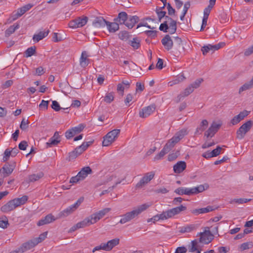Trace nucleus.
Instances as JSON below:
<instances>
[{"mask_svg":"<svg viewBox=\"0 0 253 253\" xmlns=\"http://www.w3.org/2000/svg\"><path fill=\"white\" fill-rule=\"evenodd\" d=\"M49 32V30H47L43 32H40L37 34H35L33 36V40L35 42H38L46 37L48 35Z\"/></svg>","mask_w":253,"mask_h":253,"instance_id":"c85d7f7f","label":"nucleus"},{"mask_svg":"<svg viewBox=\"0 0 253 253\" xmlns=\"http://www.w3.org/2000/svg\"><path fill=\"white\" fill-rule=\"evenodd\" d=\"M111 211L110 208H105L91 214L89 216L92 224L96 223Z\"/></svg>","mask_w":253,"mask_h":253,"instance_id":"4468645a","label":"nucleus"},{"mask_svg":"<svg viewBox=\"0 0 253 253\" xmlns=\"http://www.w3.org/2000/svg\"><path fill=\"white\" fill-rule=\"evenodd\" d=\"M120 133V129H115L109 132L103 137L102 145L103 146H108L110 145L118 137Z\"/></svg>","mask_w":253,"mask_h":253,"instance_id":"0eeeda50","label":"nucleus"},{"mask_svg":"<svg viewBox=\"0 0 253 253\" xmlns=\"http://www.w3.org/2000/svg\"><path fill=\"white\" fill-rule=\"evenodd\" d=\"M8 225V221L7 217L4 216L2 217H0V227L2 228H6Z\"/></svg>","mask_w":253,"mask_h":253,"instance_id":"09e8293b","label":"nucleus"},{"mask_svg":"<svg viewBox=\"0 0 253 253\" xmlns=\"http://www.w3.org/2000/svg\"><path fill=\"white\" fill-rule=\"evenodd\" d=\"M47 234V232H43V233L39 235V237L34 238L36 242H37V244H38L39 243H40L42 242V241H43L46 238Z\"/></svg>","mask_w":253,"mask_h":253,"instance_id":"603ef678","label":"nucleus"},{"mask_svg":"<svg viewBox=\"0 0 253 253\" xmlns=\"http://www.w3.org/2000/svg\"><path fill=\"white\" fill-rule=\"evenodd\" d=\"M155 109L156 106L154 104H151L148 106L145 107L139 111V117L143 118H146L152 114Z\"/></svg>","mask_w":253,"mask_h":253,"instance_id":"a211bd4d","label":"nucleus"},{"mask_svg":"<svg viewBox=\"0 0 253 253\" xmlns=\"http://www.w3.org/2000/svg\"><path fill=\"white\" fill-rule=\"evenodd\" d=\"M252 88H253V78H252L249 82L246 83L240 87L239 93L241 94L242 92L249 90Z\"/></svg>","mask_w":253,"mask_h":253,"instance_id":"c9c22d12","label":"nucleus"},{"mask_svg":"<svg viewBox=\"0 0 253 253\" xmlns=\"http://www.w3.org/2000/svg\"><path fill=\"white\" fill-rule=\"evenodd\" d=\"M107 21L102 17H96L92 22V25L97 28L104 27L106 25Z\"/></svg>","mask_w":253,"mask_h":253,"instance_id":"bb28decb","label":"nucleus"},{"mask_svg":"<svg viewBox=\"0 0 253 253\" xmlns=\"http://www.w3.org/2000/svg\"><path fill=\"white\" fill-rule=\"evenodd\" d=\"M179 155V152L178 151H177L176 152L171 153L169 155L168 160L169 161H172L175 160Z\"/></svg>","mask_w":253,"mask_h":253,"instance_id":"5fc2aeb1","label":"nucleus"},{"mask_svg":"<svg viewBox=\"0 0 253 253\" xmlns=\"http://www.w3.org/2000/svg\"><path fill=\"white\" fill-rule=\"evenodd\" d=\"M169 151H167L166 148H163V149L161 151V152L155 156L154 158L155 160H159L161 159L166 154L168 153Z\"/></svg>","mask_w":253,"mask_h":253,"instance_id":"3c124183","label":"nucleus"},{"mask_svg":"<svg viewBox=\"0 0 253 253\" xmlns=\"http://www.w3.org/2000/svg\"><path fill=\"white\" fill-rule=\"evenodd\" d=\"M134 49H138L140 45V40L137 38H134L130 40L128 43Z\"/></svg>","mask_w":253,"mask_h":253,"instance_id":"a19ab883","label":"nucleus"},{"mask_svg":"<svg viewBox=\"0 0 253 253\" xmlns=\"http://www.w3.org/2000/svg\"><path fill=\"white\" fill-rule=\"evenodd\" d=\"M209 188V185L207 184L205 185H199L196 187L192 188L183 187H181L176 189L174 192L179 195H196L201 193L207 189Z\"/></svg>","mask_w":253,"mask_h":253,"instance_id":"20e7f679","label":"nucleus"},{"mask_svg":"<svg viewBox=\"0 0 253 253\" xmlns=\"http://www.w3.org/2000/svg\"><path fill=\"white\" fill-rule=\"evenodd\" d=\"M252 245L250 243H248V242L244 243L241 245L240 250H241V251H244V250H248V249H249L250 248H251L252 247Z\"/></svg>","mask_w":253,"mask_h":253,"instance_id":"e2e57ef3","label":"nucleus"},{"mask_svg":"<svg viewBox=\"0 0 253 253\" xmlns=\"http://www.w3.org/2000/svg\"><path fill=\"white\" fill-rule=\"evenodd\" d=\"M165 21L161 24L159 30L164 32H169V34H173L175 33L177 29L176 22L169 16L164 17Z\"/></svg>","mask_w":253,"mask_h":253,"instance_id":"39448f33","label":"nucleus"},{"mask_svg":"<svg viewBox=\"0 0 253 253\" xmlns=\"http://www.w3.org/2000/svg\"><path fill=\"white\" fill-rule=\"evenodd\" d=\"M55 220L56 218L52 214H48L47 215H46L44 218H42L41 220H40L38 221L37 225L38 226H42L44 224H47L52 222H53Z\"/></svg>","mask_w":253,"mask_h":253,"instance_id":"4be33fe9","label":"nucleus"},{"mask_svg":"<svg viewBox=\"0 0 253 253\" xmlns=\"http://www.w3.org/2000/svg\"><path fill=\"white\" fill-rule=\"evenodd\" d=\"M60 142V135L58 131L55 132L48 141L46 143L47 147H51L53 146L57 145Z\"/></svg>","mask_w":253,"mask_h":253,"instance_id":"6ab92c4d","label":"nucleus"},{"mask_svg":"<svg viewBox=\"0 0 253 253\" xmlns=\"http://www.w3.org/2000/svg\"><path fill=\"white\" fill-rule=\"evenodd\" d=\"M16 166V163L14 162L10 163H6L0 169V174L3 177H5L11 174Z\"/></svg>","mask_w":253,"mask_h":253,"instance_id":"9b49d317","label":"nucleus"},{"mask_svg":"<svg viewBox=\"0 0 253 253\" xmlns=\"http://www.w3.org/2000/svg\"><path fill=\"white\" fill-rule=\"evenodd\" d=\"M156 12L158 15L159 21H161L162 19L163 18H164L166 14V11H163V10H160V9H158V8H156Z\"/></svg>","mask_w":253,"mask_h":253,"instance_id":"052dcab7","label":"nucleus"},{"mask_svg":"<svg viewBox=\"0 0 253 253\" xmlns=\"http://www.w3.org/2000/svg\"><path fill=\"white\" fill-rule=\"evenodd\" d=\"M29 124L28 120H26L25 119H23L21 121V124L20 125V128L23 130H25L28 127V124Z\"/></svg>","mask_w":253,"mask_h":253,"instance_id":"6e6d98bb","label":"nucleus"},{"mask_svg":"<svg viewBox=\"0 0 253 253\" xmlns=\"http://www.w3.org/2000/svg\"><path fill=\"white\" fill-rule=\"evenodd\" d=\"M51 108L53 109H54L55 111H59L60 110L62 109V108L60 107L58 102L55 100L52 101ZM67 109L68 108H67L66 109L62 108L63 110H65Z\"/></svg>","mask_w":253,"mask_h":253,"instance_id":"864d4df0","label":"nucleus"},{"mask_svg":"<svg viewBox=\"0 0 253 253\" xmlns=\"http://www.w3.org/2000/svg\"><path fill=\"white\" fill-rule=\"evenodd\" d=\"M194 90V89H193V88H192V87L190 85H189L188 87H187L184 89V90L182 92H181L179 94L178 97H180H180H184L187 96L190 94L192 93L193 92Z\"/></svg>","mask_w":253,"mask_h":253,"instance_id":"4c0bfd02","label":"nucleus"},{"mask_svg":"<svg viewBox=\"0 0 253 253\" xmlns=\"http://www.w3.org/2000/svg\"><path fill=\"white\" fill-rule=\"evenodd\" d=\"M203 81V79L199 78L190 85L192 87V88H193L194 89H195L199 87L200 86L201 84Z\"/></svg>","mask_w":253,"mask_h":253,"instance_id":"8fccbe9b","label":"nucleus"},{"mask_svg":"<svg viewBox=\"0 0 253 253\" xmlns=\"http://www.w3.org/2000/svg\"><path fill=\"white\" fill-rule=\"evenodd\" d=\"M81 154V152L77 150L76 148L74 151L70 152L68 154L69 161H72L75 159L78 156Z\"/></svg>","mask_w":253,"mask_h":253,"instance_id":"ea45409f","label":"nucleus"},{"mask_svg":"<svg viewBox=\"0 0 253 253\" xmlns=\"http://www.w3.org/2000/svg\"><path fill=\"white\" fill-rule=\"evenodd\" d=\"M186 210V207L183 205L179 207L172 208L166 211H163L161 214H157L153 216L152 218L148 219V222L153 221L155 223L159 220H166L171 218L175 215L179 214L181 211Z\"/></svg>","mask_w":253,"mask_h":253,"instance_id":"f03ea898","label":"nucleus"},{"mask_svg":"<svg viewBox=\"0 0 253 253\" xmlns=\"http://www.w3.org/2000/svg\"><path fill=\"white\" fill-rule=\"evenodd\" d=\"M114 99V93L113 92H108L103 98V101L107 103H111Z\"/></svg>","mask_w":253,"mask_h":253,"instance_id":"79ce46f5","label":"nucleus"},{"mask_svg":"<svg viewBox=\"0 0 253 253\" xmlns=\"http://www.w3.org/2000/svg\"><path fill=\"white\" fill-rule=\"evenodd\" d=\"M119 37L121 40H126L128 38V34L126 31H123L119 33Z\"/></svg>","mask_w":253,"mask_h":253,"instance_id":"0e129e2a","label":"nucleus"},{"mask_svg":"<svg viewBox=\"0 0 253 253\" xmlns=\"http://www.w3.org/2000/svg\"><path fill=\"white\" fill-rule=\"evenodd\" d=\"M251 200V199L246 198L234 199L231 201L230 203L232 204L235 203L238 204H243L244 203H246L248 202H250Z\"/></svg>","mask_w":253,"mask_h":253,"instance_id":"c03bdc74","label":"nucleus"},{"mask_svg":"<svg viewBox=\"0 0 253 253\" xmlns=\"http://www.w3.org/2000/svg\"><path fill=\"white\" fill-rule=\"evenodd\" d=\"M10 156H11L10 150L9 149H6L4 151V156L2 158L3 162H5L8 161Z\"/></svg>","mask_w":253,"mask_h":253,"instance_id":"13d9d810","label":"nucleus"},{"mask_svg":"<svg viewBox=\"0 0 253 253\" xmlns=\"http://www.w3.org/2000/svg\"><path fill=\"white\" fill-rule=\"evenodd\" d=\"M19 28V24L13 25L10 26L5 32V34L6 37L9 36L11 34L13 33L16 30Z\"/></svg>","mask_w":253,"mask_h":253,"instance_id":"58836bf2","label":"nucleus"},{"mask_svg":"<svg viewBox=\"0 0 253 253\" xmlns=\"http://www.w3.org/2000/svg\"><path fill=\"white\" fill-rule=\"evenodd\" d=\"M154 175L155 173L153 171L146 173L144 176L140 180V181L136 184V188L137 189H140L144 187L154 178Z\"/></svg>","mask_w":253,"mask_h":253,"instance_id":"2eb2a0df","label":"nucleus"},{"mask_svg":"<svg viewBox=\"0 0 253 253\" xmlns=\"http://www.w3.org/2000/svg\"><path fill=\"white\" fill-rule=\"evenodd\" d=\"M92 172V169L89 167H85L83 168L78 174L83 180L87 177L88 174H91Z\"/></svg>","mask_w":253,"mask_h":253,"instance_id":"393cba45","label":"nucleus"},{"mask_svg":"<svg viewBox=\"0 0 253 253\" xmlns=\"http://www.w3.org/2000/svg\"><path fill=\"white\" fill-rule=\"evenodd\" d=\"M120 240L118 238H115L105 243L107 251H111L114 247L119 244Z\"/></svg>","mask_w":253,"mask_h":253,"instance_id":"72a5a7b5","label":"nucleus"},{"mask_svg":"<svg viewBox=\"0 0 253 253\" xmlns=\"http://www.w3.org/2000/svg\"><path fill=\"white\" fill-rule=\"evenodd\" d=\"M194 229V226L193 225H187L181 227L180 231L182 233L190 232Z\"/></svg>","mask_w":253,"mask_h":253,"instance_id":"4d7b16f0","label":"nucleus"},{"mask_svg":"<svg viewBox=\"0 0 253 253\" xmlns=\"http://www.w3.org/2000/svg\"><path fill=\"white\" fill-rule=\"evenodd\" d=\"M253 125V122L251 120L248 121L243 124L237 130V138L242 139L246 133L250 130Z\"/></svg>","mask_w":253,"mask_h":253,"instance_id":"6e6552de","label":"nucleus"},{"mask_svg":"<svg viewBox=\"0 0 253 253\" xmlns=\"http://www.w3.org/2000/svg\"><path fill=\"white\" fill-rule=\"evenodd\" d=\"M187 134L186 129H182L177 132L168 142L165 144L164 148L169 151L172 149L174 145L178 142L183 137Z\"/></svg>","mask_w":253,"mask_h":253,"instance_id":"423d86ee","label":"nucleus"},{"mask_svg":"<svg viewBox=\"0 0 253 253\" xmlns=\"http://www.w3.org/2000/svg\"><path fill=\"white\" fill-rule=\"evenodd\" d=\"M92 222L91 221L89 216L85 218L83 220L78 222L76 224V226L79 229L84 228L92 225Z\"/></svg>","mask_w":253,"mask_h":253,"instance_id":"c756f323","label":"nucleus"},{"mask_svg":"<svg viewBox=\"0 0 253 253\" xmlns=\"http://www.w3.org/2000/svg\"><path fill=\"white\" fill-rule=\"evenodd\" d=\"M151 203H147L137 206L134 208L132 211L127 212L125 214L122 215L119 223L121 224H125L131 221L132 219L137 217L143 211H146L151 207Z\"/></svg>","mask_w":253,"mask_h":253,"instance_id":"f257e3e1","label":"nucleus"},{"mask_svg":"<svg viewBox=\"0 0 253 253\" xmlns=\"http://www.w3.org/2000/svg\"><path fill=\"white\" fill-rule=\"evenodd\" d=\"M88 55L85 51L82 52L80 59V64L83 68H85L90 63V60L88 58Z\"/></svg>","mask_w":253,"mask_h":253,"instance_id":"5701e85b","label":"nucleus"},{"mask_svg":"<svg viewBox=\"0 0 253 253\" xmlns=\"http://www.w3.org/2000/svg\"><path fill=\"white\" fill-rule=\"evenodd\" d=\"M106 25L110 33H115L119 29V25L117 22H110L107 21Z\"/></svg>","mask_w":253,"mask_h":253,"instance_id":"2f4dec72","label":"nucleus"},{"mask_svg":"<svg viewBox=\"0 0 253 253\" xmlns=\"http://www.w3.org/2000/svg\"><path fill=\"white\" fill-rule=\"evenodd\" d=\"M221 126V124L212 123L208 129L205 132L204 136L207 138L212 137Z\"/></svg>","mask_w":253,"mask_h":253,"instance_id":"f3484780","label":"nucleus"},{"mask_svg":"<svg viewBox=\"0 0 253 253\" xmlns=\"http://www.w3.org/2000/svg\"><path fill=\"white\" fill-rule=\"evenodd\" d=\"M128 15L126 12H121L118 14L117 17L114 19V21L120 24H125Z\"/></svg>","mask_w":253,"mask_h":253,"instance_id":"cd10ccee","label":"nucleus"},{"mask_svg":"<svg viewBox=\"0 0 253 253\" xmlns=\"http://www.w3.org/2000/svg\"><path fill=\"white\" fill-rule=\"evenodd\" d=\"M87 20L88 18L86 16H84L83 18L78 17L70 21L69 23V27L73 29L82 27L86 24Z\"/></svg>","mask_w":253,"mask_h":253,"instance_id":"dca6fc26","label":"nucleus"},{"mask_svg":"<svg viewBox=\"0 0 253 253\" xmlns=\"http://www.w3.org/2000/svg\"><path fill=\"white\" fill-rule=\"evenodd\" d=\"M198 241L197 240L192 241L191 243V245H189L188 246V250L189 252H197V253H200V251L197 249Z\"/></svg>","mask_w":253,"mask_h":253,"instance_id":"e433bc0d","label":"nucleus"},{"mask_svg":"<svg viewBox=\"0 0 253 253\" xmlns=\"http://www.w3.org/2000/svg\"><path fill=\"white\" fill-rule=\"evenodd\" d=\"M186 168V164L184 161H179L173 166V170L175 173H180Z\"/></svg>","mask_w":253,"mask_h":253,"instance_id":"b1692460","label":"nucleus"},{"mask_svg":"<svg viewBox=\"0 0 253 253\" xmlns=\"http://www.w3.org/2000/svg\"><path fill=\"white\" fill-rule=\"evenodd\" d=\"M187 249L185 247H178L174 253H186Z\"/></svg>","mask_w":253,"mask_h":253,"instance_id":"774afa93","label":"nucleus"},{"mask_svg":"<svg viewBox=\"0 0 253 253\" xmlns=\"http://www.w3.org/2000/svg\"><path fill=\"white\" fill-rule=\"evenodd\" d=\"M91 143L92 142H84L81 145L77 147V150L81 151L82 154Z\"/></svg>","mask_w":253,"mask_h":253,"instance_id":"49530a36","label":"nucleus"},{"mask_svg":"<svg viewBox=\"0 0 253 253\" xmlns=\"http://www.w3.org/2000/svg\"><path fill=\"white\" fill-rule=\"evenodd\" d=\"M101 250L107 251L105 243H102L99 246H96L93 249L92 253H94L96 251H100Z\"/></svg>","mask_w":253,"mask_h":253,"instance_id":"bf43d9fd","label":"nucleus"},{"mask_svg":"<svg viewBox=\"0 0 253 253\" xmlns=\"http://www.w3.org/2000/svg\"><path fill=\"white\" fill-rule=\"evenodd\" d=\"M65 135V137H66V138L68 139H69L72 138L74 136H75V134H74L73 131L71 128L70 129L67 130L66 131Z\"/></svg>","mask_w":253,"mask_h":253,"instance_id":"69168bd1","label":"nucleus"},{"mask_svg":"<svg viewBox=\"0 0 253 253\" xmlns=\"http://www.w3.org/2000/svg\"><path fill=\"white\" fill-rule=\"evenodd\" d=\"M208 122L207 120H203L200 123L199 126L197 128L195 131V134H201L208 126Z\"/></svg>","mask_w":253,"mask_h":253,"instance_id":"473e14b6","label":"nucleus"},{"mask_svg":"<svg viewBox=\"0 0 253 253\" xmlns=\"http://www.w3.org/2000/svg\"><path fill=\"white\" fill-rule=\"evenodd\" d=\"M83 201V197L80 198L74 204L68 207L66 209L62 211L60 213V216H67L71 214L77 209Z\"/></svg>","mask_w":253,"mask_h":253,"instance_id":"9d476101","label":"nucleus"},{"mask_svg":"<svg viewBox=\"0 0 253 253\" xmlns=\"http://www.w3.org/2000/svg\"><path fill=\"white\" fill-rule=\"evenodd\" d=\"M37 245L34 239H32L24 243L20 248L15 251L11 252L10 253H23L27 250H30Z\"/></svg>","mask_w":253,"mask_h":253,"instance_id":"ddd939ff","label":"nucleus"},{"mask_svg":"<svg viewBox=\"0 0 253 253\" xmlns=\"http://www.w3.org/2000/svg\"><path fill=\"white\" fill-rule=\"evenodd\" d=\"M43 176V173L42 172H39L38 173H34L29 175L27 178V181L30 182H34L39 180Z\"/></svg>","mask_w":253,"mask_h":253,"instance_id":"7c9ffc66","label":"nucleus"},{"mask_svg":"<svg viewBox=\"0 0 253 253\" xmlns=\"http://www.w3.org/2000/svg\"><path fill=\"white\" fill-rule=\"evenodd\" d=\"M216 2V0H210L209 4L204 10L203 18L208 19L211 10L213 7Z\"/></svg>","mask_w":253,"mask_h":253,"instance_id":"a878e982","label":"nucleus"},{"mask_svg":"<svg viewBox=\"0 0 253 253\" xmlns=\"http://www.w3.org/2000/svg\"><path fill=\"white\" fill-rule=\"evenodd\" d=\"M162 44L167 50H170L173 46V41L169 35H166L161 41Z\"/></svg>","mask_w":253,"mask_h":253,"instance_id":"aec40b11","label":"nucleus"},{"mask_svg":"<svg viewBox=\"0 0 253 253\" xmlns=\"http://www.w3.org/2000/svg\"><path fill=\"white\" fill-rule=\"evenodd\" d=\"M212 210H213L212 207L208 206L206 208L196 209L194 212L195 213H197L198 214H201V213H207V212L212 211Z\"/></svg>","mask_w":253,"mask_h":253,"instance_id":"37998d69","label":"nucleus"},{"mask_svg":"<svg viewBox=\"0 0 253 253\" xmlns=\"http://www.w3.org/2000/svg\"><path fill=\"white\" fill-rule=\"evenodd\" d=\"M253 53V45L248 47L244 51V55L245 56H250Z\"/></svg>","mask_w":253,"mask_h":253,"instance_id":"338daca9","label":"nucleus"},{"mask_svg":"<svg viewBox=\"0 0 253 253\" xmlns=\"http://www.w3.org/2000/svg\"><path fill=\"white\" fill-rule=\"evenodd\" d=\"M36 52V47L35 46H31L29 47L25 52V56L26 57H29L35 54Z\"/></svg>","mask_w":253,"mask_h":253,"instance_id":"de8ad7c7","label":"nucleus"},{"mask_svg":"<svg viewBox=\"0 0 253 253\" xmlns=\"http://www.w3.org/2000/svg\"><path fill=\"white\" fill-rule=\"evenodd\" d=\"M28 199V197L26 195H24L21 198L13 199L3 205L0 208V210L3 213H8L13 211L16 208L24 205Z\"/></svg>","mask_w":253,"mask_h":253,"instance_id":"7ed1b4c3","label":"nucleus"},{"mask_svg":"<svg viewBox=\"0 0 253 253\" xmlns=\"http://www.w3.org/2000/svg\"><path fill=\"white\" fill-rule=\"evenodd\" d=\"M186 78L183 74H180L177 76L174 80L168 83V85L171 86L174 84H178L185 80Z\"/></svg>","mask_w":253,"mask_h":253,"instance_id":"f704fd0d","label":"nucleus"},{"mask_svg":"<svg viewBox=\"0 0 253 253\" xmlns=\"http://www.w3.org/2000/svg\"><path fill=\"white\" fill-rule=\"evenodd\" d=\"M139 18L138 16H128L127 19L125 23V25L129 29H131L133 27L134 25L139 21Z\"/></svg>","mask_w":253,"mask_h":253,"instance_id":"412c9836","label":"nucleus"},{"mask_svg":"<svg viewBox=\"0 0 253 253\" xmlns=\"http://www.w3.org/2000/svg\"><path fill=\"white\" fill-rule=\"evenodd\" d=\"M85 127V125L83 124H79L78 126L71 128L75 135L80 133Z\"/></svg>","mask_w":253,"mask_h":253,"instance_id":"a18cd8bd","label":"nucleus"},{"mask_svg":"<svg viewBox=\"0 0 253 253\" xmlns=\"http://www.w3.org/2000/svg\"><path fill=\"white\" fill-rule=\"evenodd\" d=\"M199 235L200 237L199 242L205 244H209L213 239V236L208 227L206 228L204 232L199 233Z\"/></svg>","mask_w":253,"mask_h":253,"instance_id":"1a4fd4ad","label":"nucleus"},{"mask_svg":"<svg viewBox=\"0 0 253 253\" xmlns=\"http://www.w3.org/2000/svg\"><path fill=\"white\" fill-rule=\"evenodd\" d=\"M224 45L225 43L223 42H221L214 45L209 44L203 46L201 48V51H202L203 54L205 55L210 51H211V53H213L215 50H218L219 49L222 47Z\"/></svg>","mask_w":253,"mask_h":253,"instance_id":"f8f14e48","label":"nucleus"},{"mask_svg":"<svg viewBox=\"0 0 253 253\" xmlns=\"http://www.w3.org/2000/svg\"><path fill=\"white\" fill-rule=\"evenodd\" d=\"M221 150L222 148L220 146H218L216 149H213L211 152V154H212L213 157H216L220 154Z\"/></svg>","mask_w":253,"mask_h":253,"instance_id":"680f3d73","label":"nucleus"}]
</instances>
